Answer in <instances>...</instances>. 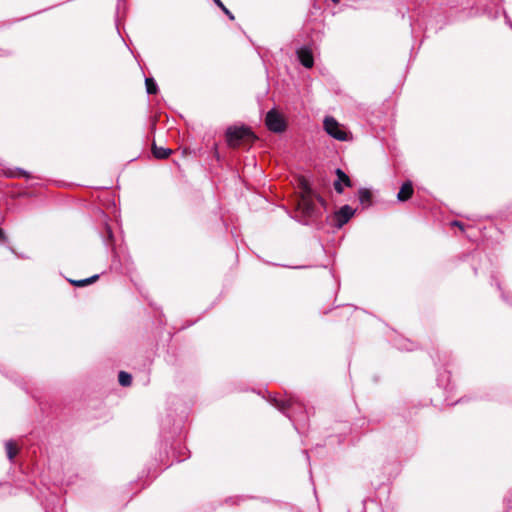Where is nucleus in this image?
Masks as SVG:
<instances>
[{
	"mask_svg": "<svg viewBox=\"0 0 512 512\" xmlns=\"http://www.w3.org/2000/svg\"><path fill=\"white\" fill-rule=\"evenodd\" d=\"M8 241L5 231L0 227V243L3 244Z\"/></svg>",
	"mask_w": 512,
	"mask_h": 512,
	"instance_id": "obj_36",
	"label": "nucleus"
},
{
	"mask_svg": "<svg viewBox=\"0 0 512 512\" xmlns=\"http://www.w3.org/2000/svg\"><path fill=\"white\" fill-rule=\"evenodd\" d=\"M438 375H437V385L440 388H443L445 391L451 390L452 387H450V378L451 373L446 368L443 371H440V369H437Z\"/></svg>",
	"mask_w": 512,
	"mask_h": 512,
	"instance_id": "obj_23",
	"label": "nucleus"
},
{
	"mask_svg": "<svg viewBox=\"0 0 512 512\" xmlns=\"http://www.w3.org/2000/svg\"><path fill=\"white\" fill-rule=\"evenodd\" d=\"M393 345L400 351H413L416 349L414 342L400 337L393 340Z\"/></svg>",
	"mask_w": 512,
	"mask_h": 512,
	"instance_id": "obj_24",
	"label": "nucleus"
},
{
	"mask_svg": "<svg viewBox=\"0 0 512 512\" xmlns=\"http://www.w3.org/2000/svg\"><path fill=\"white\" fill-rule=\"evenodd\" d=\"M323 23L317 22L314 23L312 27H310V24L306 26L307 31L310 33V41L312 44H315L317 41H320L323 36Z\"/></svg>",
	"mask_w": 512,
	"mask_h": 512,
	"instance_id": "obj_22",
	"label": "nucleus"
},
{
	"mask_svg": "<svg viewBox=\"0 0 512 512\" xmlns=\"http://www.w3.org/2000/svg\"><path fill=\"white\" fill-rule=\"evenodd\" d=\"M68 281L75 287H85V286H88L87 284V281H86V278L85 279H80V280H73V279H68Z\"/></svg>",
	"mask_w": 512,
	"mask_h": 512,
	"instance_id": "obj_31",
	"label": "nucleus"
},
{
	"mask_svg": "<svg viewBox=\"0 0 512 512\" xmlns=\"http://www.w3.org/2000/svg\"><path fill=\"white\" fill-rule=\"evenodd\" d=\"M358 211L357 208H353L349 204H345L337 209L333 215L326 216L324 226L329 223L335 229H341L346 225Z\"/></svg>",
	"mask_w": 512,
	"mask_h": 512,
	"instance_id": "obj_7",
	"label": "nucleus"
},
{
	"mask_svg": "<svg viewBox=\"0 0 512 512\" xmlns=\"http://www.w3.org/2000/svg\"><path fill=\"white\" fill-rule=\"evenodd\" d=\"M315 200L320 204L319 208L322 210V212L327 209V201L317 191L316 195H313V201L315 202Z\"/></svg>",
	"mask_w": 512,
	"mask_h": 512,
	"instance_id": "obj_29",
	"label": "nucleus"
},
{
	"mask_svg": "<svg viewBox=\"0 0 512 512\" xmlns=\"http://www.w3.org/2000/svg\"><path fill=\"white\" fill-rule=\"evenodd\" d=\"M103 244L107 249L111 251V264L110 269L117 273H124L128 270V264L130 261L129 256L122 258V247H117L116 239L111 226L106 222L104 223L103 229L100 232Z\"/></svg>",
	"mask_w": 512,
	"mask_h": 512,
	"instance_id": "obj_4",
	"label": "nucleus"
},
{
	"mask_svg": "<svg viewBox=\"0 0 512 512\" xmlns=\"http://www.w3.org/2000/svg\"><path fill=\"white\" fill-rule=\"evenodd\" d=\"M5 450L7 454V458L9 461H13L17 454V447L13 440H8L5 442Z\"/></svg>",
	"mask_w": 512,
	"mask_h": 512,
	"instance_id": "obj_27",
	"label": "nucleus"
},
{
	"mask_svg": "<svg viewBox=\"0 0 512 512\" xmlns=\"http://www.w3.org/2000/svg\"><path fill=\"white\" fill-rule=\"evenodd\" d=\"M299 187L302 190V195L297 203L296 215L293 219L302 225L310 226L316 230H323L322 210L313 201V195H316V190L306 178L300 179Z\"/></svg>",
	"mask_w": 512,
	"mask_h": 512,
	"instance_id": "obj_3",
	"label": "nucleus"
},
{
	"mask_svg": "<svg viewBox=\"0 0 512 512\" xmlns=\"http://www.w3.org/2000/svg\"><path fill=\"white\" fill-rule=\"evenodd\" d=\"M42 505L45 512H63L61 499L55 494L47 496Z\"/></svg>",
	"mask_w": 512,
	"mask_h": 512,
	"instance_id": "obj_19",
	"label": "nucleus"
},
{
	"mask_svg": "<svg viewBox=\"0 0 512 512\" xmlns=\"http://www.w3.org/2000/svg\"><path fill=\"white\" fill-rule=\"evenodd\" d=\"M190 408L178 396L168 399V408L160 421V442L153 460L142 471L149 481L155 479L160 472L190 457V451L184 444L186 422Z\"/></svg>",
	"mask_w": 512,
	"mask_h": 512,
	"instance_id": "obj_1",
	"label": "nucleus"
},
{
	"mask_svg": "<svg viewBox=\"0 0 512 512\" xmlns=\"http://www.w3.org/2000/svg\"><path fill=\"white\" fill-rule=\"evenodd\" d=\"M157 121H158L157 117L149 118V128H148L149 131H148L146 137L148 140L151 139V148H152V154H153L154 158L163 160V159H167L170 155H172L173 150L170 148L158 147L156 145L154 135H155V131H156Z\"/></svg>",
	"mask_w": 512,
	"mask_h": 512,
	"instance_id": "obj_11",
	"label": "nucleus"
},
{
	"mask_svg": "<svg viewBox=\"0 0 512 512\" xmlns=\"http://www.w3.org/2000/svg\"><path fill=\"white\" fill-rule=\"evenodd\" d=\"M265 126L270 132L281 134L287 130L288 122L279 110L271 108L265 115Z\"/></svg>",
	"mask_w": 512,
	"mask_h": 512,
	"instance_id": "obj_9",
	"label": "nucleus"
},
{
	"mask_svg": "<svg viewBox=\"0 0 512 512\" xmlns=\"http://www.w3.org/2000/svg\"><path fill=\"white\" fill-rule=\"evenodd\" d=\"M303 453H304V455L306 456L307 461L309 462L310 457H309L308 451H307V450H304V451H303Z\"/></svg>",
	"mask_w": 512,
	"mask_h": 512,
	"instance_id": "obj_38",
	"label": "nucleus"
},
{
	"mask_svg": "<svg viewBox=\"0 0 512 512\" xmlns=\"http://www.w3.org/2000/svg\"><path fill=\"white\" fill-rule=\"evenodd\" d=\"M127 10H128L127 2L125 0H117L114 21H115V26H116V29H117V32L119 35H121L120 29H119L121 14H122V17L124 18L126 16Z\"/></svg>",
	"mask_w": 512,
	"mask_h": 512,
	"instance_id": "obj_20",
	"label": "nucleus"
},
{
	"mask_svg": "<svg viewBox=\"0 0 512 512\" xmlns=\"http://www.w3.org/2000/svg\"><path fill=\"white\" fill-rule=\"evenodd\" d=\"M503 398V391L497 386H487L476 392L472 398L462 397L451 405L458 403H464L470 399L481 400V401H501Z\"/></svg>",
	"mask_w": 512,
	"mask_h": 512,
	"instance_id": "obj_10",
	"label": "nucleus"
},
{
	"mask_svg": "<svg viewBox=\"0 0 512 512\" xmlns=\"http://www.w3.org/2000/svg\"><path fill=\"white\" fill-rule=\"evenodd\" d=\"M133 377L132 374L126 371H119L118 372V383L122 387H129L132 384Z\"/></svg>",
	"mask_w": 512,
	"mask_h": 512,
	"instance_id": "obj_26",
	"label": "nucleus"
},
{
	"mask_svg": "<svg viewBox=\"0 0 512 512\" xmlns=\"http://www.w3.org/2000/svg\"><path fill=\"white\" fill-rule=\"evenodd\" d=\"M334 4H338L341 0H331Z\"/></svg>",
	"mask_w": 512,
	"mask_h": 512,
	"instance_id": "obj_41",
	"label": "nucleus"
},
{
	"mask_svg": "<svg viewBox=\"0 0 512 512\" xmlns=\"http://www.w3.org/2000/svg\"><path fill=\"white\" fill-rule=\"evenodd\" d=\"M212 155H213V157L218 162H220L222 160V157H221L220 152L218 150V144L217 143H214L213 146H212Z\"/></svg>",
	"mask_w": 512,
	"mask_h": 512,
	"instance_id": "obj_32",
	"label": "nucleus"
},
{
	"mask_svg": "<svg viewBox=\"0 0 512 512\" xmlns=\"http://www.w3.org/2000/svg\"><path fill=\"white\" fill-rule=\"evenodd\" d=\"M323 128L330 137L336 140L348 141L352 139L351 132L346 130L333 116H325Z\"/></svg>",
	"mask_w": 512,
	"mask_h": 512,
	"instance_id": "obj_8",
	"label": "nucleus"
},
{
	"mask_svg": "<svg viewBox=\"0 0 512 512\" xmlns=\"http://www.w3.org/2000/svg\"><path fill=\"white\" fill-rule=\"evenodd\" d=\"M506 512H512V505L507 504V510Z\"/></svg>",
	"mask_w": 512,
	"mask_h": 512,
	"instance_id": "obj_39",
	"label": "nucleus"
},
{
	"mask_svg": "<svg viewBox=\"0 0 512 512\" xmlns=\"http://www.w3.org/2000/svg\"><path fill=\"white\" fill-rule=\"evenodd\" d=\"M148 382H149V378H148V376H146V379H145V381L143 382V384H144V385H146V384H148Z\"/></svg>",
	"mask_w": 512,
	"mask_h": 512,
	"instance_id": "obj_40",
	"label": "nucleus"
},
{
	"mask_svg": "<svg viewBox=\"0 0 512 512\" xmlns=\"http://www.w3.org/2000/svg\"><path fill=\"white\" fill-rule=\"evenodd\" d=\"M296 56L299 61V63L307 68L310 69L314 65V55L313 51L310 46L308 45H302L296 50Z\"/></svg>",
	"mask_w": 512,
	"mask_h": 512,
	"instance_id": "obj_13",
	"label": "nucleus"
},
{
	"mask_svg": "<svg viewBox=\"0 0 512 512\" xmlns=\"http://www.w3.org/2000/svg\"><path fill=\"white\" fill-rule=\"evenodd\" d=\"M509 26H510V27H511V29H512V22H509Z\"/></svg>",
	"mask_w": 512,
	"mask_h": 512,
	"instance_id": "obj_42",
	"label": "nucleus"
},
{
	"mask_svg": "<svg viewBox=\"0 0 512 512\" xmlns=\"http://www.w3.org/2000/svg\"><path fill=\"white\" fill-rule=\"evenodd\" d=\"M213 3L219 8L221 9V11L230 19V20H234L235 17L233 15V13L224 5V3L221 1V0H212Z\"/></svg>",
	"mask_w": 512,
	"mask_h": 512,
	"instance_id": "obj_28",
	"label": "nucleus"
},
{
	"mask_svg": "<svg viewBox=\"0 0 512 512\" xmlns=\"http://www.w3.org/2000/svg\"><path fill=\"white\" fill-rule=\"evenodd\" d=\"M414 194V184L410 179L405 180L397 193L398 202H407Z\"/></svg>",
	"mask_w": 512,
	"mask_h": 512,
	"instance_id": "obj_17",
	"label": "nucleus"
},
{
	"mask_svg": "<svg viewBox=\"0 0 512 512\" xmlns=\"http://www.w3.org/2000/svg\"><path fill=\"white\" fill-rule=\"evenodd\" d=\"M265 392L268 396V402L291 421L297 433H304L309 426L310 415L314 414V408L308 409L304 403L295 396L279 398L268 390Z\"/></svg>",
	"mask_w": 512,
	"mask_h": 512,
	"instance_id": "obj_2",
	"label": "nucleus"
},
{
	"mask_svg": "<svg viewBox=\"0 0 512 512\" xmlns=\"http://www.w3.org/2000/svg\"><path fill=\"white\" fill-rule=\"evenodd\" d=\"M380 420L379 419H375V418H371L367 421V423H376V422H379ZM360 428H363L364 425L366 424V420L365 419H361L359 420L357 423H356Z\"/></svg>",
	"mask_w": 512,
	"mask_h": 512,
	"instance_id": "obj_33",
	"label": "nucleus"
},
{
	"mask_svg": "<svg viewBox=\"0 0 512 512\" xmlns=\"http://www.w3.org/2000/svg\"><path fill=\"white\" fill-rule=\"evenodd\" d=\"M1 173L4 177L14 179V178H20L24 177L25 179H31L33 178L32 174L20 167H3L1 169Z\"/></svg>",
	"mask_w": 512,
	"mask_h": 512,
	"instance_id": "obj_16",
	"label": "nucleus"
},
{
	"mask_svg": "<svg viewBox=\"0 0 512 512\" xmlns=\"http://www.w3.org/2000/svg\"><path fill=\"white\" fill-rule=\"evenodd\" d=\"M34 196H35L34 192L23 190V191H19V192L13 194L12 197L14 199H20V198H32Z\"/></svg>",
	"mask_w": 512,
	"mask_h": 512,
	"instance_id": "obj_30",
	"label": "nucleus"
},
{
	"mask_svg": "<svg viewBox=\"0 0 512 512\" xmlns=\"http://www.w3.org/2000/svg\"><path fill=\"white\" fill-rule=\"evenodd\" d=\"M99 277H100L99 274H95V275H92V276L86 278L87 284L88 285L93 284L94 282H96L99 279Z\"/></svg>",
	"mask_w": 512,
	"mask_h": 512,
	"instance_id": "obj_35",
	"label": "nucleus"
},
{
	"mask_svg": "<svg viewBox=\"0 0 512 512\" xmlns=\"http://www.w3.org/2000/svg\"><path fill=\"white\" fill-rule=\"evenodd\" d=\"M335 175L336 179L333 182V187L338 194H342L345 187L353 186L351 178L341 168L335 169Z\"/></svg>",
	"mask_w": 512,
	"mask_h": 512,
	"instance_id": "obj_14",
	"label": "nucleus"
},
{
	"mask_svg": "<svg viewBox=\"0 0 512 512\" xmlns=\"http://www.w3.org/2000/svg\"><path fill=\"white\" fill-rule=\"evenodd\" d=\"M450 225L451 226H455V227H458L461 231H464L465 229V225L463 222L461 221H458V220H453L450 222Z\"/></svg>",
	"mask_w": 512,
	"mask_h": 512,
	"instance_id": "obj_34",
	"label": "nucleus"
},
{
	"mask_svg": "<svg viewBox=\"0 0 512 512\" xmlns=\"http://www.w3.org/2000/svg\"><path fill=\"white\" fill-rule=\"evenodd\" d=\"M455 258L461 263H467L472 269L474 276L494 272L491 270L493 266L492 260L479 248L463 251Z\"/></svg>",
	"mask_w": 512,
	"mask_h": 512,
	"instance_id": "obj_5",
	"label": "nucleus"
},
{
	"mask_svg": "<svg viewBox=\"0 0 512 512\" xmlns=\"http://www.w3.org/2000/svg\"><path fill=\"white\" fill-rule=\"evenodd\" d=\"M145 87L149 95H156L159 92V86L153 77L145 78Z\"/></svg>",
	"mask_w": 512,
	"mask_h": 512,
	"instance_id": "obj_25",
	"label": "nucleus"
},
{
	"mask_svg": "<svg viewBox=\"0 0 512 512\" xmlns=\"http://www.w3.org/2000/svg\"><path fill=\"white\" fill-rule=\"evenodd\" d=\"M351 429V425L347 421L337 422L335 427L332 428L333 433L327 435L328 442L326 444H332L333 438H336L337 444L343 443Z\"/></svg>",
	"mask_w": 512,
	"mask_h": 512,
	"instance_id": "obj_12",
	"label": "nucleus"
},
{
	"mask_svg": "<svg viewBox=\"0 0 512 512\" xmlns=\"http://www.w3.org/2000/svg\"><path fill=\"white\" fill-rule=\"evenodd\" d=\"M357 195L362 210L369 209L374 205V197L370 189L361 187L358 189Z\"/></svg>",
	"mask_w": 512,
	"mask_h": 512,
	"instance_id": "obj_18",
	"label": "nucleus"
},
{
	"mask_svg": "<svg viewBox=\"0 0 512 512\" xmlns=\"http://www.w3.org/2000/svg\"><path fill=\"white\" fill-rule=\"evenodd\" d=\"M490 284L493 286L495 285L496 288L500 291V297L501 299L507 304L509 305L510 307H512V295L508 292H505L503 289H502V286H501V283L499 281V279L497 278L496 276V273L495 272H491V282Z\"/></svg>",
	"mask_w": 512,
	"mask_h": 512,
	"instance_id": "obj_21",
	"label": "nucleus"
},
{
	"mask_svg": "<svg viewBox=\"0 0 512 512\" xmlns=\"http://www.w3.org/2000/svg\"><path fill=\"white\" fill-rule=\"evenodd\" d=\"M30 16H31V15H29V17H30ZM26 18H28V16H24V17H21V18L15 19V20H13V21L9 22V24H12V23H15V22H19V21L25 20Z\"/></svg>",
	"mask_w": 512,
	"mask_h": 512,
	"instance_id": "obj_37",
	"label": "nucleus"
},
{
	"mask_svg": "<svg viewBox=\"0 0 512 512\" xmlns=\"http://www.w3.org/2000/svg\"><path fill=\"white\" fill-rule=\"evenodd\" d=\"M348 512H381V507L374 500L363 499L361 503L349 507Z\"/></svg>",
	"mask_w": 512,
	"mask_h": 512,
	"instance_id": "obj_15",
	"label": "nucleus"
},
{
	"mask_svg": "<svg viewBox=\"0 0 512 512\" xmlns=\"http://www.w3.org/2000/svg\"><path fill=\"white\" fill-rule=\"evenodd\" d=\"M225 140L229 148L237 149L252 144L256 135L248 125H231L225 130Z\"/></svg>",
	"mask_w": 512,
	"mask_h": 512,
	"instance_id": "obj_6",
	"label": "nucleus"
}]
</instances>
